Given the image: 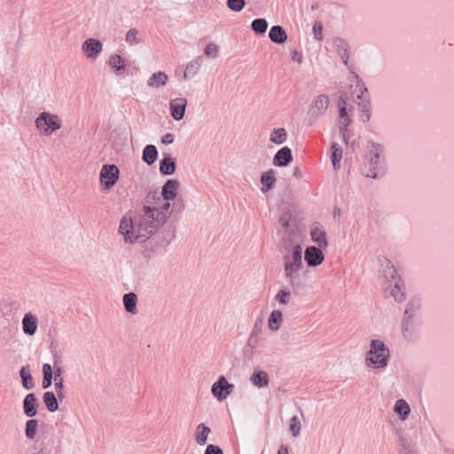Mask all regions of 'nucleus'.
Wrapping results in <instances>:
<instances>
[{"mask_svg": "<svg viewBox=\"0 0 454 454\" xmlns=\"http://www.w3.org/2000/svg\"><path fill=\"white\" fill-rule=\"evenodd\" d=\"M171 215L170 202L159 197V192H149L139 211L133 216L124 215L119 225V232L126 243H142L149 239L161 228Z\"/></svg>", "mask_w": 454, "mask_h": 454, "instance_id": "1", "label": "nucleus"}, {"mask_svg": "<svg viewBox=\"0 0 454 454\" xmlns=\"http://www.w3.org/2000/svg\"><path fill=\"white\" fill-rule=\"evenodd\" d=\"M283 262L285 277L294 286L298 282L299 272L302 267V248L301 245H295L291 252L286 254Z\"/></svg>", "mask_w": 454, "mask_h": 454, "instance_id": "2", "label": "nucleus"}, {"mask_svg": "<svg viewBox=\"0 0 454 454\" xmlns=\"http://www.w3.org/2000/svg\"><path fill=\"white\" fill-rule=\"evenodd\" d=\"M389 355V349L383 341L372 340L367 352L366 363L372 364L375 368H384L387 364Z\"/></svg>", "mask_w": 454, "mask_h": 454, "instance_id": "3", "label": "nucleus"}, {"mask_svg": "<svg viewBox=\"0 0 454 454\" xmlns=\"http://www.w3.org/2000/svg\"><path fill=\"white\" fill-rule=\"evenodd\" d=\"M35 125L40 134L50 136L61 129L62 121L59 115L43 112L35 118Z\"/></svg>", "mask_w": 454, "mask_h": 454, "instance_id": "4", "label": "nucleus"}, {"mask_svg": "<svg viewBox=\"0 0 454 454\" xmlns=\"http://www.w3.org/2000/svg\"><path fill=\"white\" fill-rule=\"evenodd\" d=\"M419 307V303L416 300H411L403 313V318L402 322L403 334L406 339H411L412 335V321L413 313Z\"/></svg>", "mask_w": 454, "mask_h": 454, "instance_id": "5", "label": "nucleus"}, {"mask_svg": "<svg viewBox=\"0 0 454 454\" xmlns=\"http://www.w3.org/2000/svg\"><path fill=\"white\" fill-rule=\"evenodd\" d=\"M234 389V385L228 382L224 376H220L211 387L213 395L219 401L224 400Z\"/></svg>", "mask_w": 454, "mask_h": 454, "instance_id": "6", "label": "nucleus"}, {"mask_svg": "<svg viewBox=\"0 0 454 454\" xmlns=\"http://www.w3.org/2000/svg\"><path fill=\"white\" fill-rule=\"evenodd\" d=\"M371 168L366 173V176L372 178H377L379 176V171L382 168V160H380V154L382 153V147L380 145L372 144L371 148Z\"/></svg>", "mask_w": 454, "mask_h": 454, "instance_id": "7", "label": "nucleus"}, {"mask_svg": "<svg viewBox=\"0 0 454 454\" xmlns=\"http://www.w3.org/2000/svg\"><path fill=\"white\" fill-rule=\"evenodd\" d=\"M119 178V168L115 165H104L100 171V182L105 189L113 187Z\"/></svg>", "mask_w": 454, "mask_h": 454, "instance_id": "8", "label": "nucleus"}, {"mask_svg": "<svg viewBox=\"0 0 454 454\" xmlns=\"http://www.w3.org/2000/svg\"><path fill=\"white\" fill-rule=\"evenodd\" d=\"M103 50L102 43L94 38L85 40L82 45V51L87 59H96Z\"/></svg>", "mask_w": 454, "mask_h": 454, "instance_id": "9", "label": "nucleus"}, {"mask_svg": "<svg viewBox=\"0 0 454 454\" xmlns=\"http://www.w3.org/2000/svg\"><path fill=\"white\" fill-rule=\"evenodd\" d=\"M356 87L359 89L360 94L357 96L358 99L362 101L358 103L360 111V119L364 122H367L371 118V102L369 98L364 97V93L367 92V89L362 84H357Z\"/></svg>", "mask_w": 454, "mask_h": 454, "instance_id": "10", "label": "nucleus"}, {"mask_svg": "<svg viewBox=\"0 0 454 454\" xmlns=\"http://www.w3.org/2000/svg\"><path fill=\"white\" fill-rule=\"evenodd\" d=\"M325 259V255L318 247H308L304 252V260L309 267H316L320 265Z\"/></svg>", "mask_w": 454, "mask_h": 454, "instance_id": "11", "label": "nucleus"}, {"mask_svg": "<svg viewBox=\"0 0 454 454\" xmlns=\"http://www.w3.org/2000/svg\"><path fill=\"white\" fill-rule=\"evenodd\" d=\"M187 106V100L184 98H176L172 99L169 103L170 114L176 121H180L184 118L185 109Z\"/></svg>", "mask_w": 454, "mask_h": 454, "instance_id": "12", "label": "nucleus"}, {"mask_svg": "<svg viewBox=\"0 0 454 454\" xmlns=\"http://www.w3.org/2000/svg\"><path fill=\"white\" fill-rule=\"evenodd\" d=\"M178 188L179 182L176 179H169L163 185L161 192H159V197L169 202L176 197Z\"/></svg>", "mask_w": 454, "mask_h": 454, "instance_id": "13", "label": "nucleus"}, {"mask_svg": "<svg viewBox=\"0 0 454 454\" xmlns=\"http://www.w3.org/2000/svg\"><path fill=\"white\" fill-rule=\"evenodd\" d=\"M310 237L312 241L320 248H325L328 246L325 230L320 223L313 224L310 230Z\"/></svg>", "mask_w": 454, "mask_h": 454, "instance_id": "14", "label": "nucleus"}, {"mask_svg": "<svg viewBox=\"0 0 454 454\" xmlns=\"http://www.w3.org/2000/svg\"><path fill=\"white\" fill-rule=\"evenodd\" d=\"M329 106V98L326 95L317 96L309 109V114L312 116L317 117L325 114Z\"/></svg>", "mask_w": 454, "mask_h": 454, "instance_id": "15", "label": "nucleus"}, {"mask_svg": "<svg viewBox=\"0 0 454 454\" xmlns=\"http://www.w3.org/2000/svg\"><path fill=\"white\" fill-rule=\"evenodd\" d=\"M389 290V294L397 302H402L404 300V284L401 278H398L392 283H389L386 287V290Z\"/></svg>", "mask_w": 454, "mask_h": 454, "instance_id": "16", "label": "nucleus"}, {"mask_svg": "<svg viewBox=\"0 0 454 454\" xmlns=\"http://www.w3.org/2000/svg\"><path fill=\"white\" fill-rule=\"evenodd\" d=\"M37 327V317L30 312L26 313L22 318V329L24 333L29 336H33L36 333Z\"/></svg>", "mask_w": 454, "mask_h": 454, "instance_id": "17", "label": "nucleus"}, {"mask_svg": "<svg viewBox=\"0 0 454 454\" xmlns=\"http://www.w3.org/2000/svg\"><path fill=\"white\" fill-rule=\"evenodd\" d=\"M38 405L39 402L35 394L30 393L27 395L23 401L24 413L30 418L35 416Z\"/></svg>", "mask_w": 454, "mask_h": 454, "instance_id": "18", "label": "nucleus"}, {"mask_svg": "<svg viewBox=\"0 0 454 454\" xmlns=\"http://www.w3.org/2000/svg\"><path fill=\"white\" fill-rule=\"evenodd\" d=\"M293 160L291 149L288 147H283L277 152L273 158V164L277 167L286 166Z\"/></svg>", "mask_w": 454, "mask_h": 454, "instance_id": "19", "label": "nucleus"}, {"mask_svg": "<svg viewBox=\"0 0 454 454\" xmlns=\"http://www.w3.org/2000/svg\"><path fill=\"white\" fill-rule=\"evenodd\" d=\"M107 64L116 75H121L125 71V61L119 54H111Z\"/></svg>", "mask_w": 454, "mask_h": 454, "instance_id": "20", "label": "nucleus"}, {"mask_svg": "<svg viewBox=\"0 0 454 454\" xmlns=\"http://www.w3.org/2000/svg\"><path fill=\"white\" fill-rule=\"evenodd\" d=\"M168 81V76L166 73L159 71L153 73L147 81V85L153 89H159L165 86Z\"/></svg>", "mask_w": 454, "mask_h": 454, "instance_id": "21", "label": "nucleus"}, {"mask_svg": "<svg viewBox=\"0 0 454 454\" xmlns=\"http://www.w3.org/2000/svg\"><path fill=\"white\" fill-rule=\"evenodd\" d=\"M270 39L275 43H284L287 40L286 30L278 25L273 26L269 32Z\"/></svg>", "mask_w": 454, "mask_h": 454, "instance_id": "22", "label": "nucleus"}, {"mask_svg": "<svg viewBox=\"0 0 454 454\" xmlns=\"http://www.w3.org/2000/svg\"><path fill=\"white\" fill-rule=\"evenodd\" d=\"M211 429L206 426L204 423L199 424L194 432V438L196 442L203 446L207 443L208 434H210Z\"/></svg>", "mask_w": 454, "mask_h": 454, "instance_id": "23", "label": "nucleus"}, {"mask_svg": "<svg viewBox=\"0 0 454 454\" xmlns=\"http://www.w3.org/2000/svg\"><path fill=\"white\" fill-rule=\"evenodd\" d=\"M333 46L342 59L343 63L347 65L348 59L347 42L341 38H335L333 41Z\"/></svg>", "mask_w": 454, "mask_h": 454, "instance_id": "24", "label": "nucleus"}, {"mask_svg": "<svg viewBox=\"0 0 454 454\" xmlns=\"http://www.w3.org/2000/svg\"><path fill=\"white\" fill-rule=\"evenodd\" d=\"M262 192L263 193L268 192L271 190L276 183L275 172L273 169H270L263 173L261 176Z\"/></svg>", "mask_w": 454, "mask_h": 454, "instance_id": "25", "label": "nucleus"}, {"mask_svg": "<svg viewBox=\"0 0 454 454\" xmlns=\"http://www.w3.org/2000/svg\"><path fill=\"white\" fill-rule=\"evenodd\" d=\"M137 297L134 293L125 294L123 296V304L127 312L135 315L137 313Z\"/></svg>", "mask_w": 454, "mask_h": 454, "instance_id": "26", "label": "nucleus"}, {"mask_svg": "<svg viewBox=\"0 0 454 454\" xmlns=\"http://www.w3.org/2000/svg\"><path fill=\"white\" fill-rule=\"evenodd\" d=\"M283 322V314L280 310H273L268 319V327L270 331H278Z\"/></svg>", "mask_w": 454, "mask_h": 454, "instance_id": "27", "label": "nucleus"}, {"mask_svg": "<svg viewBox=\"0 0 454 454\" xmlns=\"http://www.w3.org/2000/svg\"><path fill=\"white\" fill-rule=\"evenodd\" d=\"M202 64H203V59L200 56L197 57L194 59H192V61H190L186 66L184 77L186 79L188 77V75H191V76L196 75L199 73Z\"/></svg>", "mask_w": 454, "mask_h": 454, "instance_id": "28", "label": "nucleus"}, {"mask_svg": "<svg viewBox=\"0 0 454 454\" xmlns=\"http://www.w3.org/2000/svg\"><path fill=\"white\" fill-rule=\"evenodd\" d=\"M160 171L163 175H172L176 171V162L171 157H165L160 161Z\"/></svg>", "mask_w": 454, "mask_h": 454, "instance_id": "29", "label": "nucleus"}, {"mask_svg": "<svg viewBox=\"0 0 454 454\" xmlns=\"http://www.w3.org/2000/svg\"><path fill=\"white\" fill-rule=\"evenodd\" d=\"M158 157V151L153 145H148L144 148L143 151V160L148 165H152Z\"/></svg>", "mask_w": 454, "mask_h": 454, "instance_id": "30", "label": "nucleus"}, {"mask_svg": "<svg viewBox=\"0 0 454 454\" xmlns=\"http://www.w3.org/2000/svg\"><path fill=\"white\" fill-rule=\"evenodd\" d=\"M286 137L287 133L284 128L274 129L270 135V142L276 145L283 144L286 140Z\"/></svg>", "mask_w": 454, "mask_h": 454, "instance_id": "31", "label": "nucleus"}, {"mask_svg": "<svg viewBox=\"0 0 454 454\" xmlns=\"http://www.w3.org/2000/svg\"><path fill=\"white\" fill-rule=\"evenodd\" d=\"M43 402L47 407V409L51 412H54L58 410L59 404L57 401V397L53 392L47 391L43 394Z\"/></svg>", "mask_w": 454, "mask_h": 454, "instance_id": "32", "label": "nucleus"}, {"mask_svg": "<svg viewBox=\"0 0 454 454\" xmlns=\"http://www.w3.org/2000/svg\"><path fill=\"white\" fill-rule=\"evenodd\" d=\"M251 381L254 386L259 387H267L269 384V376L265 372L260 371L251 376Z\"/></svg>", "mask_w": 454, "mask_h": 454, "instance_id": "33", "label": "nucleus"}, {"mask_svg": "<svg viewBox=\"0 0 454 454\" xmlns=\"http://www.w3.org/2000/svg\"><path fill=\"white\" fill-rule=\"evenodd\" d=\"M20 375L22 380V386L26 389H32L35 387L34 380L29 373L27 366H23L20 371Z\"/></svg>", "mask_w": 454, "mask_h": 454, "instance_id": "34", "label": "nucleus"}, {"mask_svg": "<svg viewBox=\"0 0 454 454\" xmlns=\"http://www.w3.org/2000/svg\"><path fill=\"white\" fill-rule=\"evenodd\" d=\"M332 150V155H331V160L333 163V166L334 169L340 168V162L342 159V149L336 144L333 143L331 146Z\"/></svg>", "mask_w": 454, "mask_h": 454, "instance_id": "35", "label": "nucleus"}, {"mask_svg": "<svg viewBox=\"0 0 454 454\" xmlns=\"http://www.w3.org/2000/svg\"><path fill=\"white\" fill-rule=\"evenodd\" d=\"M394 411L401 416L402 419H405L407 415L411 412L409 404L403 399H398L395 402Z\"/></svg>", "mask_w": 454, "mask_h": 454, "instance_id": "36", "label": "nucleus"}, {"mask_svg": "<svg viewBox=\"0 0 454 454\" xmlns=\"http://www.w3.org/2000/svg\"><path fill=\"white\" fill-rule=\"evenodd\" d=\"M38 428V420L35 419H28L26 422L25 434L29 440H34Z\"/></svg>", "mask_w": 454, "mask_h": 454, "instance_id": "37", "label": "nucleus"}, {"mask_svg": "<svg viewBox=\"0 0 454 454\" xmlns=\"http://www.w3.org/2000/svg\"><path fill=\"white\" fill-rule=\"evenodd\" d=\"M43 387L47 388L51 385L52 382V369L51 364H44L43 365Z\"/></svg>", "mask_w": 454, "mask_h": 454, "instance_id": "38", "label": "nucleus"}, {"mask_svg": "<svg viewBox=\"0 0 454 454\" xmlns=\"http://www.w3.org/2000/svg\"><path fill=\"white\" fill-rule=\"evenodd\" d=\"M252 29L257 34H263L268 28V22L265 19H255L251 24Z\"/></svg>", "mask_w": 454, "mask_h": 454, "instance_id": "39", "label": "nucleus"}, {"mask_svg": "<svg viewBox=\"0 0 454 454\" xmlns=\"http://www.w3.org/2000/svg\"><path fill=\"white\" fill-rule=\"evenodd\" d=\"M125 41L129 44H140L143 43V40L138 37V31L136 28H130L125 35Z\"/></svg>", "mask_w": 454, "mask_h": 454, "instance_id": "40", "label": "nucleus"}, {"mask_svg": "<svg viewBox=\"0 0 454 454\" xmlns=\"http://www.w3.org/2000/svg\"><path fill=\"white\" fill-rule=\"evenodd\" d=\"M54 381H55L54 387H55V390H56V395L59 399H63L64 398V391H63L64 385H63V380L60 376L59 369V373H55V375H54Z\"/></svg>", "mask_w": 454, "mask_h": 454, "instance_id": "41", "label": "nucleus"}, {"mask_svg": "<svg viewBox=\"0 0 454 454\" xmlns=\"http://www.w3.org/2000/svg\"><path fill=\"white\" fill-rule=\"evenodd\" d=\"M350 123H351L350 117H348V118L345 117V118L340 119V121H339L340 133L341 137L345 143L348 142L347 129L350 125Z\"/></svg>", "mask_w": 454, "mask_h": 454, "instance_id": "42", "label": "nucleus"}, {"mask_svg": "<svg viewBox=\"0 0 454 454\" xmlns=\"http://www.w3.org/2000/svg\"><path fill=\"white\" fill-rule=\"evenodd\" d=\"M382 277L386 279L387 282L392 283L393 281L400 278L396 274V270L395 267L389 268L387 270H382L381 271Z\"/></svg>", "mask_w": 454, "mask_h": 454, "instance_id": "43", "label": "nucleus"}, {"mask_svg": "<svg viewBox=\"0 0 454 454\" xmlns=\"http://www.w3.org/2000/svg\"><path fill=\"white\" fill-rule=\"evenodd\" d=\"M289 428L293 436L297 437L300 434L301 422L298 417L294 416L293 418H291L289 422Z\"/></svg>", "mask_w": 454, "mask_h": 454, "instance_id": "44", "label": "nucleus"}, {"mask_svg": "<svg viewBox=\"0 0 454 454\" xmlns=\"http://www.w3.org/2000/svg\"><path fill=\"white\" fill-rule=\"evenodd\" d=\"M338 107H339V117L340 119L342 118H348L350 117L348 110H347V101L344 98V96H340L338 100Z\"/></svg>", "mask_w": 454, "mask_h": 454, "instance_id": "45", "label": "nucleus"}, {"mask_svg": "<svg viewBox=\"0 0 454 454\" xmlns=\"http://www.w3.org/2000/svg\"><path fill=\"white\" fill-rule=\"evenodd\" d=\"M245 4V0H227L228 8L233 12H240Z\"/></svg>", "mask_w": 454, "mask_h": 454, "instance_id": "46", "label": "nucleus"}, {"mask_svg": "<svg viewBox=\"0 0 454 454\" xmlns=\"http://www.w3.org/2000/svg\"><path fill=\"white\" fill-rule=\"evenodd\" d=\"M291 293L290 291L282 289L278 291L276 295V300L281 304H287L290 301Z\"/></svg>", "mask_w": 454, "mask_h": 454, "instance_id": "47", "label": "nucleus"}, {"mask_svg": "<svg viewBox=\"0 0 454 454\" xmlns=\"http://www.w3.org/2000/svg\"><path fill=\"white\" fill-rule=\"evenodd\" d=\"M219 47L213 43H208L204 50L205 55L213 59L217 57Z\"/></svg>", "mask_w": 454, "mask_h": 454, "instance_id": "48", "label": "nucleus"}, {"mask_svg": "<svg viewBox=\"0 0 454 454\" xmlns=\"http://www.w3.org/2000/svg\"><path fill=\"white\" fill-rule=\"evenodd\" d=\"M291 220H292L291 213L290 212H284L281 215L280 218H279V223H280V224L282 225L283 228L287 230L288 227H289Z\"/></svg>", "mask_w": 454, "mask_h": 454, "instance_id": "49", "label": "nucleus"}, {"mask_svg": "<svg viewBox=\"0 0 454 454\" xmlns=\"http://www.w3.org/2000/svg\"><path fill=\"white\" fill-rule=\"evenodd\" d=\"M204 454H223V452L219 446L209 444L207 446Z\"/></svg>", "mask_w": 454, "mask_h": 454, "instance_id": "50", "label": "nucleus"}, {"mask_svg": "<svg viewBox=\"0 0 454 454\" xmlns=\"http://www.w3.org/2000/svg\"><path fill=\"white\" fill-rule=\"evenodd\" d=\"M322 30H323V27H322L321 23L316 22L313 25V32H314V35H315L316 39L322 40Z\"/></svg>", "mask_w": 454, "mask_h": 454, "instance_id": "51", "label": "nucleus"}, {"mask_svg": "<svg viewBox=\"0 0 454 454\" xmlns=\"http://www.w3.org/2000/svg\"><path fill=\"white\" fill-rule=\"evenodd\" d=\"M380 260V267H381V271L382 270H387L388 267L389 268H393L394 265L392 264V262L386 257H381L379 259Z\"/></svg>", "mask_w": 454, "mask_h": 454, "instance_id": "52", "label": "nucleus"}, {"mask_svg": "<svg viewBox=\"0 0 454 454\" xmlns=\"http://www.w3.org/2000/svg\"><path fill=\"white\" fill-rule=\"evenodd\" d=\"M174 142V135L172 133H167L162 136L161 143L164 145H170Z\"/></svg>", "mask_w": 454, "mask_h": 454, "instance_id": "53", "label": "nucleus"}, {"mask_svg": "<svg viewBox=\"0 0 454 454\" xmlns=\"http://www.w3.org/2000/svg\"><path fill=\"white\" fill-rule=\"evenodd\" d=\"M292 59L297 63H301L303 59L302 54L298 51H294L292 52Z\"/></svg>", "mask_w": 454, "mask_h": 454, "instance_id": "54", "label": "nucleus"}, {"mask_svg": "<svg viewBox=\"0 0 454 454\" xmlns=\"http://www.w3.org/2000/svg\"><path fill=\"white\" fill-rule=\"evenodd\" d=\"M277 454H289L288 447L286 445L282 444L279 447Z\"/></svg>", "mask_w": 454, "mask_h": 454, "instance_id": "55", "label": "nucleus"}, {"mask_svg": "<svg viewBox=\"0 0 454 454\" xmlns=\"http://www.w3.org/2000/svg\"><path fill=\"white\" fill-rule=\"evenodd\" d=\"M401 454H417V452L411 448L403 447L401 450Z\"/></svg>", "mask_w": 454, "mask_h": 454, "instance_id": "56", "label": "nucleus"}, {"mask_svg": "<svg viewBox=\"0 0 454 454\" xmlns=\"http://www.w3.org/2000/svg\"><path fill=\"white\" fill-rule=\"evenodd\" d=\"M340 209H339V208L334 209V216H335L336 215H340Z\"/></svg>", "mask_w": 454, "mask_h": 454, "instance_id": "57", "label": "nucleus"}, {"mask_svg": "<svg viewBox=\"0 0 454 454\" xmlns=\"http://www.w3.org/2000/svg\"><path fill=\"white\" fill-rule=\"evenodd\" d=\"M252 340H253V334L250 336V338L248 339V344L249 345H252Z\"/></svg>", "mask_w": 454, "mask_h": 454, "instance_id": "58", "label": "nucleus"}, {"mask_svg": "<svg viewBox=\"0 0 454 454\" xmlns=\"http://www.w3.org/2000/svg\"><path fill=\"white\" fill-rule=\"evenodd\" d=\"M35 454H43V453H42V452H37V453H35Z\"/></svg>", "mask_w": 454, "mask_h": 454, "instance_id": "59", "label": "nucleus"}]
</instances>
